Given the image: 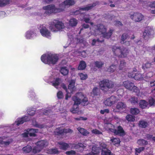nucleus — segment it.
Here are the masks:
<instances>
[{
  "instance_id": "f257e3e1",
  "label": "nucleus",
  "mask_w": 155,
  "mask_h": 155,
  "mask_svg": "<svg viewBox=\"0 0 155 155\" xmlns=\"http://www.w3.org/2000/svg\"><path fill=\"white\" fill-rule=\"evenodd\" d=\"M72 99L74 101V103L73 107L70 109V111L73 114L78 113V106L80 104L83 106H85L88 103L87 98L82 93H77L75 96L72 97Z\"/></svg>"
},
{
  "instance_id": "f03ea898",
  "label": "nucleus",
  "mask_w": 155,
  "mask_h": 155,
  "mask_svg": "<svg viewBox=\"0 0 155 155\" xmlns=\"http://www.w3.org/2000/svg\"><path fill=\"white\" fill-rule=\"evenodd\" d=\"M112 50L114 54L120 58H125L129 53V50L125 48H121L120 47L113 46Z\"/></svg>"
},
{
  "instance_id": "7ed1b4c3",
  "label": "nucleus",
  "mask_w": 155,
  "mask_h": 155,
  "mask_svg": "<svg viewBox=\"0 0 155 155\" xmlns=\"http://www.w3.org/2000/svg\"><path fill=\"white\" fill-rule=\"evenodd\" d=\"M49 28L51 31L57 32L61 31L64 28L65 26L61 21L55 19L50 23Z\"/></svg>"
},
{
  "instance_id": "20e7f679",
  "label": "nucleus",
  "mask_w": 155,
  "mask_h": 155,
  "mask_svg": "<svg viewBox=\"0 0 155 155\" xmlns=\"http://www.w3.org/2000/svg\"><path fill=\"white\" fill-rule=\"evenodd\" d=\"M41 59L45 64H54L57 61L58 57L56 54H50L43 55L41 57Z\"/></svg>"
},
{
  "instance_id": "39448f33",
  "label": "nucleus",
  "mask_w": 155,
  "mask_h": 155,
  "mask_svg": "<svg viewBox=\"0 0 155 155\" xmlns=\"http://www.w3.org/2000/svg\"><path fill=\"white\" fill-rule=\"evenodd\" d=\"M104 128L107 131H110L114 132L115 134H118L120 136L124 135V132L120 126H119L117 128V130L114 129V126L110 123H106L104 124Z\"/></svg>"
},
{
  "instance_id": "423d86ee",
  "label": "nucleus",
  "mask_w": 155,
  "mask_h": 155,
  "mask_svg": "<svg viewBox=\"0 0 155 155\" xmlns=\"http://www.w3.org/2000/svg\"><path fill=\"white\" fill-rule=\"evenodd\" d=\"M100 88L102 90L107 91L109 89L114 87L113 82L108 80L105 79L101 81L99 84Z\"/></svg>"
},
{
  "instance_id": "0eeeda50",
  "label": "nucleus",
  "mask_w": 155,
  "mask_h": 155,
  "mask_svg": "<svg viewBox=\"0 0 155 155\" xmlns=\"http://www.w3.org/2000/svg\"><path fill=\"white\" fill-rule=\"evenodd\" d=\"M43 9L45 10V13L47 14H50L53 12L57 13L61 12V10L59 7V8H57L53 4L44 6Z\"/></svg>"
},
{
  "instance_id": "6e6552de",
  "label": "nucleus",
  "mask_w": 155,
  "mask_h": 155,
  "mask_svg": "<svg viewBox=\"0 0 155 155\" xmlns=\"http://www.w3.org/2000/svg\"><path fill=\"white\" fill-rule=\"evenodd\" d=\"M48 145V142L46 140H41L37 142V146L33 149V152L35 153H37L40 152L44 147Z\"/></svg>"
},
{
  "instance_id": "1a4fd4ad",
  "label": "nucleus",
  "mask_w": 155,
  "mask_h": 155,
  "mask_svg": "<svg viewBox=\"0 0 155 155\" xmlns=\"http://www.w3.org/2000/svg\"><path fill=\"white\" fill-rule=\"evenodd\" d=\"M75 3L74 0H66L59 5V6L61 12L64 11L66 8H68L74 5Z\"/></svg>"
},
{
  "instance_id": "9d476101",
  "label": "nucleus",
  "mask_w": 155,
  "mask_h": 155,
  "mask_svg": "<svg viewBox=\"0 0 155 155\" xmlns=\"http://www.w3.org/2000/svg\"><path fill=\"white\" fill-rule=\"evenodd\" d=\"M119 100L118 96H112L107 98L104 102V103L106 106H110L115 103Z\"/></svg>"
},
{
  "instance_id": "9b49d317",
  "label": "nucleus",
  "mask_w": 155,
  "mask_h": 155,
  "mask_svg": "<svg viewBox=\"0 0 155 155\" xmlns=\"http://www.w3.org/2000/svg\"><path fill=\"white\" fill-rule=\"evenodd\" d=\"M95 31L96 33L100 35L106 32L107 28L103 25L99 24L95 26Z\"/></svg>"
},
{
  "instance_id": "f8f14e48",
  "label": "nucleus",
  "mask_w": 155,
  "mask_h": 155,
  "mask_svg": "<svg viewBox=\"0 0 155 155\" xmlns=\"http://www.w3.org/2000/svg\"><path fill=\"white\" fill-rule=\"evenodd\" d=\"M130 17L135 21L139 22L143 19V16L141 13H136L131 15Z\"/></svg>"
},
{
  "instance_id": "ddd939ff",
  "label": "nucleus",
  "mask_w": 155,
  "mask_h": 155,
  "mask_svg": "<svg viewBox=\"0 0 155 155\" xmlns=\"http://www.w3.org/2000/svg\"><path fill=\"white\" fill-rule=\"evenodd\" d=\"M41 35L44 37L48 38L51 36V33L49 30L45 26H42L40 29Z\"/></svg>"
},
{
  "instance_id": "4468645a",
  "label": "nucleus",
  "mask_w": 155,
  "mask_h": 155,
  "mask_svg": "<svg viewBox=\"0 0 155 155\" xmlns=\"http://www.w3.org/2000/svg\"><path fill=\"white\" fill-rule=\"evenodd\" d=\"M30 120V118L28 116H25L21 118H18L15 121L14 125L18 126L20 124H22L25 122L28 121Z\"/></svg>"
},
{
  "instance_id": "2eb2a0df",
  "label": "nucleus",
  "mask_w": 155,
  "mask_h": 155,
  "mask_svg": "<svg viewBox=\"0 0 155 155\" xmlns=\"http://www.w3.org/2000/svg\"><path fill=\"white\" fill-rule=\"evenodd\" d=\"M56 132L58 133V134H61L63 133H71L73 132V131L69 128L62 129L60 128H58L56 129Z\"/></svg>"
},
{
  "instance_id": "dca6fc26",
  "label": "nucleus",
  "mask_w": 155,
  "mask_h": 155,
  "mask_svg": "<svg viewBox=\"0 0 155 155\" xmlns=\"http://www.w3.org/2000/svg\"><path fill=\"white\" fill-rule=\"evenodd\" d=\"M101 150L100 148L94 146L92 147V153H88L87 155H98V153Z\"/></svg>"
},
{
  "instance_id": "f3484780",
  "label": "nucleus",
  "mask_w": 155,
  "mask_h": 155,
  "mask_svg": "<svg viewBox=\"0 0 155 155\" xmlns=\"http://www.w3.org/2000/svg\"><path fill=\"white\" fill-rule=\"evenodd\" d=\"M152 30L150 29H147L143 33L144 38L145 40H147L149 38L151 34Z\"/></svg>"
},
{
  "instance_id": "a211bd4d",
  "label": "nucleus",
  "mask_w": 155,
  "mask_h": 155,
  "mask_svg": "<svg viewBox=\"0 0 155 155\" xmlns=\"http://www.w3.org/2000/svg\"><path fill=\"white\" fill-rule=\"evenodd\" d=\"M123 85L127 89L131 91L132 90L134 84L129 81H124L123 83Z\"/></svg>"
},
{
  "instance_id": "6ab92c4d",
  "label": "nucleus",
  "mask_w": 155,
  "mask_h": 155,
  "mask_svg": "<svg viewBox=\"0 0 155 155\" xmlns=\"http://www.w3.org/2000/svg\"><path fill=\"white\" fill-rule=\"evenodd\" d=\"M58 144L59 145V147L61 149L66 150L69 147V146L67 143L61 142L58 143Z\"/></svg>"
},
{
  "instance_id": "aec40b11",
  "label": "nucleus",
  "mask_w": 155,
  "mask_h": 155,
  "mask_svg": "<svg viewBox=\"0 0 155 155\" xmlns=\"http://www.w3.org/2000/svg\"><path fill=\"white\" fill-rule=\"evenodd\" d=\"M96 5V4L94 3L92 4H91L87 5L85 7L82 8L80 9L81 11H88L93 8Z\"/></svg>"
},
{
  "instance_id": "412c9836",
  "label": "nucleus",
  "mask_w": 155,
  "mask_h": 155,
  "mask_svg": "<svg viewBox=\"0 0 155 155\" xmlns=\"http://www.w3.org/2000/svg\"><path fill=\"white\" fill-rule=\"evenodd\" d=\"M78 23V20L75 18H71L69 21V24L72 27L75 26Z\"/></svg>"
},
{
  "instance_id": "4be33fe9",
  "label": "nucleus",
  "mask_w": 155,
  "mask_h": 155,
  "mask_svg": "<svg viewBox=\"0 0 155 155\" xmlns=\"http://www.w3.org/2000/svg\"><path fill=\"white\" fill-rule=\"evenodd\" d=\"M138 101V98L134 96L131 97L129 99L130 102L133 104H137Z\"/></svg>"
},
{
  "instance_id": "5701e85b",
  "label": "nucleus",
  "mask_w": 155,
  "mask_h": 155,
  "mask_svg": "<svg viewBox=\"0 0 155 155\" xmlns=\"http://www.w3.org/2000/svg\"><path fill=\"white\" fill-rule=\"evenodd\" d=\"M126 107V105L124 103L119 102L116 105V108L118 110H122L125 109Z\"/></svg>"
},
{
  "instance_id": "b1692460",
  "label": "nucleus",
  "mask_w": 155,
  "mask_h": 155,
  "mask_svg": "<svg viewBox=\"0 0 155 155\" xmlns=\"http://www.w3.org/2000/svg\"><path fill=\"white\" fill-rule=\"evenodd\" d=\"M78 130L83 135L86 136L89 133L84 128L78 127L77 128Z\"/></svg>"
},
{
  "instance_id": "393cba45",
  "label": "nucleus",
  "mask_w": 155,
  "mask_h": 155,
  "mask_svg": "<svg viewBox=\"0 0 155 155\" xmlns=\"http://www.w3.org/2000/svg\"><path fill=\"white\" fill-rule=\"evenodd\" d=\"M75 81L74 80H71L68 86V89L71 90V92L72 93V90H74L75 89Z\"/></svg>"
},
{
  "instance_id": "a878e982",
  "label": "nucleus",
  "mask_w": 155,
  "mask_h": 155,
  "mask_svg": "<svg viewBox=\"0 0 155 155\" xmlns=\"http://www.w3.org/2000/svg\"><path fill=\"white\" fill-rule=\"evenodd\" d=\"M29 135L30 136L35 137L36 136L35 133L38 131V130L34 129H28Z\"/></svg>"
},
{
  "instance_id": "bb28decb",
  "label": "nucleus",
  "mask_w": 155,
  "mask_h": 155,
  "mask_svg": "<svg viewBox=\"0 0 155 155\" xmlns=\"http://www.w3.org/2000/svg\"><path fill=\"white\" fill-rule=\"evenodd\" d=\"M149 125V122L141 120L140 121L139 124V126L142 128H145Z\"/></svg>"
},
{
  "instance_id": "cd10ccee",
  "label": "nucleus",
  "mask_w": 155,
  "mask_h": 155,
  "mask_svg": "<svg viewBox=\"0 0 155 155\" xmlns=\"http://www.w3.org/2000/svg\"><path fill=\"white\" fill-rule=\"evenodd\" d=\"M129 37L128 35L127 34H123L121 36L120 43H124V42L127 41Z\"/></svg>"
},
{
  "instance_id": "c85d7f7f",
  "label": "nucleus",
  "mask_w": 155,
  "mask_h": 155,
  "mask_svg": "<svg viewBox=\"0 0 155 155\" xmlns=\"http://www.w3.org/2000/svg\"><path fill=\"white\" fill-rule=\"evenodd\" d=\"M86 67V64L84 61H81L79 64L78 68V69L79 70H83Z\"/></svg>"
},
{
  "instance_id": "c756f323",
  "label": "nucleus",
  "mask_w": 155,
  "mask_h": 155,
  "mask_svg": "<svg viewBox=\"0 0 155 155\" xmlns=\"http://www.w3.org/2000/svg\"><path fill=\"white\" fill-rule=\"evenodd\" d=\"M35 36V34L33 31H28L27 32L26 35V37L27 38L31 39L34 37Z\"/></svg>"
},
{
  "instance_id": "7c9ffc66",
  "label": "nucleus",
  "mask_w": 155,
  "mask_h": 155,
  "mask_svg": "<svg viewBox=\"0 0 155 155\" xmlns=\"http://www.w3.org/2000/svg\"><path fill=\"white\" fill-rule=\"evenodd\" d=\"M147 103L144 100L140 101L139 103L140 107L142 108H145L147 107Z\"/></svg>"
},
{
  "instance_id": "2f4dec72",
  "label": "nucleus",
  "mask_w": 155,
  "mask_h": 155,
  "mask_svg": "<svg viewBox=\"0 0 155 155\" xmlns=\"http://www.w3.org/2000/svg\"><path fill=\"white\" fill-rule=\"evenodd\" d=\"M152 64L151 63L147 62L145 64H144L142 65V68L144 70H147L150 68Z\"/></svg>"
},
{
  "instance_id": "473e14b6",
  "label": "nucleus",
  "mask_w": 155,
  "mask_h": 155,
  "mask_svg": "<svg viewBox=\"0 0 155 155\" xmlns=\"http://www.w3.org/2000/svg\"><path fill=\"white\" fill-rule=\"evenodd\" d=\"M137 144L140 146H143L147 144L148 142L147 141L143 139H141L138 140L137 141Z\"/></svg>"
},
{
  "instance_id": "72a5a7b5",
  "label": "nucleus",
  "mask_w": 155,
  "mask_h": 155,
  "mask_svg": "<svg viewBox=\"0 0 155 155\" xmlns=\"http://www.w3.org/2000/svg\"><path fill=\"white\" fill-rule=\"evenodd\" d=\"M113 32V30H110L109 31L106 33V32L104 33V34H102L103 37L106 38H109L111 36Z\"/></svg>"
},
{
  "instance_id": "f704fd0d",
  "label": "nucleus",
  "mask_w": 155,
  "mask_h": 155,
  "mask_svg": "<svg viewBox=\"0 0 155 155\" xmlns=\"http://www.w3.org/2000/svg\"><path fill=\"white\" fill-rule=\"evenodd\" d=\"M60 71L61 74L64 75H67L69 71L66 67L61 68Z\"/></svg>"
},
{
  "instance_id": "c9c22d12",
  "label": "nucleus",
  "mask_w": 155,
  "mask_h": 155,
  "mask_svg": "<svg viewBox=\"0 0 155 155\" xmlns=\"http://www.w3.org/2000/svg\"><path fill=\"white\" fill-rule=\"evenodd\" d=\"M10 1L9 0H0V6H2L10 3Z\"/></svg>"
},
{
  "instance_id": "e433bc0d",
  "label": "nucleus",
  "mask_w": 155,
  "mask_h": 155,
  "mask_svg": "<svg viewBox=\"0 0 155 155\" xmlns=\"http://www.w3.org/2000/svg\"><path fill=\"white\" fill-rule=\"evenodd\" d=\"M126 119L128 121L133 122L135 121V117L131 115H128L126 117Z\"/></svg>"
},
{
  "instance_id": "4c0bfd02",
  "label": "nucleus",
  "mask_w": 155,
  "mask_h": 155,
  "mask_svg": "<svg viewBox=\"0 0 155 155\" xmlns=\"http://www.w3.org/2000/svg\"><path fill=\"white\" fill-rule=\"evenodd\" d=\"M102 155H112L111 153L110 150L107 149V148L104 150H102Z\"/></svg>"
},
{
  "instance_id": "58836bf2",
  "label": "nucleus",
  "mask_w": 155,
  "mask_h": 155,
  "mask_svg": "<svg viewBox=\"0 0 155 155\" xmlns=\"http://www.w3.org/2000/svg\"><path fill=\"white\" fill-rule=\"evenodd\" d=\"M130 112L132 114L136 115L139 113L140 110L137 108H132L130 109Z\"/></svg>"
},
{
  "instance_id": "ea45409f",
  "label": "nucleus",
  "mask_w": 155,
  "mask_h": 155,
  "mask_svg": "<svg viewBox=\"0 0 155 155\" xmlns=\"http://www.w3.org/2000/svg\"><path fill=\"white\" fill-rule=\"evenodd\" d=\"M149 103L150 106L154 105L155 104V96L150 97L149 99Z\"/></svg>"
},
{
  "instance_id": "a19ab883",
  "label": "nucleus",
  "mask_w": 155,
  "mask_h": 155,
  "mask_svg": "<svg viewBox=\"0 0 155 155\" xmlns=\"http://www.w3.org/2000/svg\"><path fill=\"white\" fill-rule=\"evenodd\" d=\"M104 64V63L101 61H96L94 63L95 66L98 68H101Z\"/></svg>"
},
{
  "instance_id": "79ce46f5",
  "label": "nucleus",
  "mask_w": 155,
  "mask_h": 155,
  "mask_svg": "<svg viewBox=\"0 0 155 155\" xmlns=\"http://www.w3.org/2000/svg\"><path fill=\"white\" fill-rule=\"evenodd\" d=\"M23 150L25 153H29L31 150V147L30 146H27L24 147L22 149Z\"/></svg>"
},
{
  "instance_id": "37998d69",
  "label": "nucleus",
  "mask_w": 155,
  "mask_h": 155,
  "mask_svg": "<svg viewBox=\"0 0 155 155\" xmlns=\"http://www.w3.org/2000/svg\"><path fill=\"white\" fill-rule=\"evenodd\" d=\"M61 81V79L57 78L56 79L55 82L52 83V85L56 88H58L57 86Z\"/></svg>"
},
{
  "instance_id": "c03bdc74",
  "label": "nucleus",
  "mask_w": 155,
  "mask_h": 155,
  "mask_svg": "<svg viewBox=\"0 0 155 155\" xmlns=\"http://www.w3.org/2000/svg\"><path fill=\"white\" fill-rule=\"evenodd\" d=\"M116 69V66L115 65H112L109 67L107 70L109 72H113Z\"/></svg>"
},
{
  "instance_id": "a18cd8bd",
  "label": "nucleus",
  "mask_w": 155,
  "mask_h": 155,
  "mask_svg": "<svg viewBox=\"0 0 155 155\" xmlns=\"http://www.w3.org/2000/svg\"><path fill=\"white\" fill-rule=\"evenodd\" d=\"M132 87V90H131V91L135 92L136 93L137 95L138 96L140 93V91L138 88L134 85Z\"/></svg>"
},
{
  "instance_id": "49530a36",
  "label": "nucleus",
  "mask_w": 155,
  "mask_h": 155,
  "mask_svg": "<svg viewBox=\"0 0 155 155\" xmlns=\"http://www.w3.org/2000/svg\"><path fill=\"white\" fill-rule=\"evenodd\" d=\"M48 153L51 154H58L59 152L56 149H53L49 150Z\"/></svg>"
},
{
  "instance_id": "de8ad7c7",
  "label": "nucleus",
  "mask_w": 155,
  "mask_h": 155,
  "mask_svg": "<svg viewBox=\"0 0 155 155\" xmlns=\"http://www.w3.org/2000/svg\"><path fill=\"white\" fill-rule=\"evenodd\" d=\"M126 63L124 61L122 60L120 61V64L119 66V68L120 70H121L126 65Z\"/></svg>"
},
{
  "instance_id": "09e8293b",
  "label": "nucleus",
  "mask_w": 155,
  "mask_h": 155,
  "mask_svg": "<svg viewBox=\"0 0 155 155\" xmlns=\"http://www.w3.org/2000/svg\"><path fill=\"white\" fill-rule=\"evenodd\" d=\"M28 113L30 115H33L35 113V109L32 108L31 109L28 110Z\"/></svg>"
},
{
  "instance_id": "8fccbe9b",
  "label": "nucleus",
  "mask_w": 155,
  "mask_h": 155,
  "mask_svg": "<svg viewBox=\"0 0 155 155\" xmlns=\"http://www.w3.org/2000/svg\"><path fill=\"white\" fill-rule=\"evenodd\" d=\"M111 141L114 143V145L119 143L120 142L119 139L117 138H114L113 139H111Z\"/></svg>"
},
{
  "instance_id": "3c124183",
  "label": "nucleus",
  "mask_w": 155,
  "mask_h": 155,
  "mask_svg": "<svg viewBox=\"0 0 155 155\" xmlns=\"http://www.w3.org/2000/svg\"><path fill=\"white\" fill-rule=\"evenodd\" d=\"M65 153L66 154L68 155H77L76 152L73 150L66 151Z\"/></svg>"
},
{
  "instance_id": "603ef678",
  "label": "nucleus",
  "mask_w": 155,
  "mask_h": 155,
  "mask_svg": "<svg viewBox=\"0 0 155 155\" xmlns=\"http://www.w3.org/2000/svg\"><path fill=\"white\" fill-rule=\"evenodd\" d=\"M107 146L104 143H101L100 144V149L104 150L106 149Z\"/></svg>"
},
{
  "instance_id": "864d4df0",
  "label": "nucleus",
  "mask_w": 155,
  "mask_h": 155,
  "mask_svg": "<svg viewBox=\"0 0 155 155\" xmlns=\"http://www.w3.org/2000/svg\"><path fill=\"white\" fill-rule=\"evenodd\" d=\"M98 89L97 87L94 88L92 93L94 95H97L98 94Z\"/></svg>"
},
{
  "instance_id": "5fc2aeb1",
  "label": "nucleus",
  "mask_w": 155,
  "mask_h": 155,
  "mask_svg": "<svg viewBox=\"0 0 155 155\" xmlns=\"http://www.w3.org/2000/svg\"><path fill=\"white\" fill-rule=\"evenodd\" d=\"M80 76L82 80H84L87 78V76L86 74H84L82 73L80 74Z\"/></svg>"
},
{
  "instance_id": "6e6d98bb",
  "label": "nucleus",
  "mask_w": 155,
  "mask_h": 155,
  "mask_svg": "<svg viewBox=\"0 0 155 155\" xmlns=\"http://www.w3.org/2000/svg\"><path fill=\"white\" fill-rule=\"evenodd\" d=\"M142 78V75L140 74H136L134 79L136 80H140Z\"/></svg>"
},
{
  "instance_id": "4d7b16f0",
  "label": "nucleus",
  "mask_w": 155,
  "mask_h": 155,
  "mask_svg": "<svg viewBox=\"0 0 155 155\" xmlns=\"http://www.w3.org/2000/svg\"><path fill=\"white\" fill-rule=\"evenodd\" d=\"M51 112V110L50 109H46V110H45L43 112V114L45 115H47L49 114Z\"/></svg>"
},
{
  "instance_id": "13d9d810",
  "label": "nucleus",
  "mask_w": 155,
  "mask_h": 155,
  "mask_svg": "<svg viewBox=\"0 0 155 155\" xmlns=\"http://www.w3.org/2000/svg\"><path fill=\"white\" fill-rule=\"evenodd\" d=\"M58 97L59 99H61L63 97V93L61 91H59L57 94Z\"/></svg>"
},
{
  "instance_id": "bf43d9fd",
  "label": "nucleus",
  "mask_w": 155,
  "mask_h": 155,
  "mask_svg": "<svg viewBox=\"0 0 155 155\" xmlns=\"http://www.w3.org/2000/svg\"><path fill=\"white\" fill-rule=\"evenodd\" d=\"M109 112V110L108 109H105L103 110H101L100 111V113L102 114H107Z\"/></svg>"
},
{
  "instance_id": "052dcab7",
  "label": "nucleus",
  "mask_w": 155,
  "mask_h": 155,
  "mask_svg": "<svg viewBox=\"0 0 155 155\" xmlns=\"http://www.w3.org/2000/svg\"><path fill=\"white\" fill-rule=\"evenodd\" d=\"M144 149V147H141L139 148H136L135 151L137 153H140L141 151L143 150Z\"/></svg>"
},
{
  "instance_id": "680f3d73",
  "label": "nucleus",
  "mask_w": 155,
  "mask_h": 155,
  "mask_svg": "<svg viewBox=\"0 0 155 155\" xmlns=\"http://www.w3.org/2000/svg\"><path fill=\"white\" fill-rule=\"evenodd\" d=\"M136 74L134 73V71L131 72H129L128 73V76L130 78H135Z\"/></svg>"
},
{
  "instance_id": "e2e57ef3",
  "label": "nucleus",
  "mask_w": 155,
  "mask_h": 155,
  "mask_svg": "<svg viewBox=\"0 0 155 155\" xmlns=\"http://www.w3.org/2000/svg\"><path fill=\"white\" fill-rule=\"evenodd\" d=\"M103 41V40L100 41L99 39H94L92 40V45H95V44L96 42H102Z\"/></svg>"
},
{
  "instance_id": "0e129e2a",
  "label": "nucleus",
  "mask_w": 155,
  "mask_h": 155,
  "mask_svg": "<svg viewBox=\"0 0 155 155\" xmlns=\"http://www.w3.org/2000/svg\"><path fill=\"white\" fill-rule=\"evenodd\" d=\"M93 133L96 134H101V133L97 129L93 130L91 131Z\"/></svg>"
},
{
  "instance_id": "69168bd1",
  "label": "nucleus",
  "mask_w": 155,
  "mask_h": 155,
  "mask_svg": "<svg viewBox=\"0 0 155 155\" xmlns=\"http://www.w3.org/2000/svg\"><path fill=\"white\" fill-rule=\"evenodd\" d=\"M29 134L28 130L26 131V132H24V133L21 134V136L23 137H27L28 135Z\"/></svg>"
},
{
  "instance_id": "338daca9",
  "label": "nucleus",
  "mask_w": 155,
  "mask_h": 155,
  "mask_svg": "<svg viewBox=\"0 0 155 155\" xmlns=\"http://www.w3.org/2000/svg\"><path fill=\"white\" fill-rule=\"evenodd\" d=\"M74 119L77 120H86L87 119V118L86 117H81L79 118H75Z\"/></svg>"
},
{
  "instance_id": "774afa93",
  "label": "nucleus",
  "mask_w": 155,
  "mask_h": 155,
  "mask_svg": "<svg viewBox=\"0 0 155 155\" xmlns=\"http://www.w3.org/2000/svg\"><path fill=\"white\" fill-rule=\"evenodd\" d=\"M149 5L151 8H155V1L151 2Z\"/></svg>"
}]
</instances>
